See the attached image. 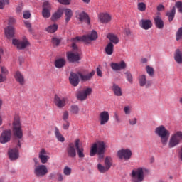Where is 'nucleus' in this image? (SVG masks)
I'll list each match as a JSON object with an SVG mask.
<instances>
[{
    "mask_svg": "<svg viewBox=\"0 0 182 182\" xmlns=\"http://www.w3.org/2000/svg\"><path fill=\"white\" fill-rule=\"evenodd\" d=\"M97 76H100V77H102V76H103L102 70H100L99 68H97Z\"/></svg>",
    "mask_w": 182,
    "mask_h": 182,
    "instance_id": "obj_60",
    "label": "nucleus"
},
{
    "mask_svg": "<svg viewBox=\"0 0 182 182\" xmlns=\"http://www.w3.org/2000/svg\"><path fill=\"white\" fill-rule=\"evenodd\" d=\"M11 137H12V132L11 129L4 130L0 136V143L5 144L8 141H11Z\"/></svg>",
    "mask_w": 182,
    "mask_h": 182,
    "instance_id": "obj_15",
    "label": "nucleus"
},
{
    "mask_svg": "<svg viewBox=\"0 0 182 182\" xmlns=\"http://www.w3.org/2000/svg\"><path fill=\"white\" fill-rule=\"evenodd\" d=\"M97 154H98V158L100 160H102V159H103V157H105V153Z\"/></svg>",
    "mask_w": 182,
    "mask_h": 182,
    "instance_id": "obj_63",
    "label": "nucleus"
},
{
    "mask_svg": "<svg viewBox=\"0 0 182 182\" xmlns=\"http://www.w3.org/2000/svg\"><path fill=\"white\" fill-rule=\"evenodd\" d=\"M146 72L151 77H153V76H154V69L152 67H150V65H147L146 67Z\"/></svg>",
    "mask_w": 182,
    "mask_h": 182,
    "instance_id": "obj_40",
    "label": "nucleus"
},
{
    "mask_svg": "<svg viewBox=\"0 0 182 182\" xmlns=\"http://www.w3.org/2000/svg\"><path fill=\"white\" fill-rule=\"evenodd\" d=\"M52 43L54 45V46H59V44L60 43V40L58 38H52Z\"/></svg>",
    "mask_w": 182,
    "mask_h": 182,
    "instance_id": "obj_48",
    "label": "nucleus"
},
{
    "mask_svg": "<svg viewBox=\"0 0 182 182\" xmlns=\"http://www.w3.org/2000/svg\"><path fill=\"white\" fill-rule=\"evenodd\" d=\"M126 78L129 82V83H133V76L132 75V73L130 72L127 71L125 73Z\"/></svg>",
    "mask_w": 182,
    "mask_h": 182,
    "instance_id": "obj_47",
    "label": "nucleus"
},
{
    "mask_svg": "<svg viewBox=\"0 0 182 182\" xmlns=\"http://www.w3.org/2000/svg\"><path fill=\"white\" fill-rule=\"evenodd\" d=\"M92 90L90 87L80 90L77 92L76 97L77 100L83 102V100H86V99H87V96H90V95H92Z\"/></svg>",
    "mask_w": 182,
    "mask_h": 182,
    "instance_id": "obj_11",
    "label": "nucleus"
},
{
    "mask_svg": "<svg viewBox=\"0 0 182 182\" xmlns=\"http://www.w3.org/2000/svg\"><path fill=\"white\" fill-rule=\"evenodd\" d=\"M63 174L67 176H70V174H72V168L69 166H65L63 168Z\"/></svg>",
    "mask_w": 182,
    "mask_h": 182,
    "instance_id": "obj_43",
    "label": "nucleus"
},
{
    "mask_svg": "<svg viewBox=\"0 0 182 182\" xmlns=\"http://www.w3.org/2000/svg\"><path fill=\"white\" fill-rule=\"evenodd\" d=\"M106 143L105 141H99L97 143H94L91 146L90 156L93 157L96 154H102V153H105L106 151Z\"/></svg>",
    "mask_w": 182,
    "mask_h": 182,
    "instance_id": "obj_5",
    "label": "nucleus"
},
{
    "mask_svg": "<svg viewBox=\"0 0 182 182\" xmlns=\"http://www.w3.org/2000/svg\"><path fill=\"white\" fill-rule=\"evenodd\" d=\"M22 9H23L22 6H17V8H16V11H17V12H21V11H22Z\"/></svg>",
    "mask_w": 182,
    "mask_h": 182,
    "instance_id": "obj_64",
    "label": "nucleus"
},
{
    "mask_svg": "<svg viewBox=\"0 0 182 182\" xmlns=\"http://www.w3.org/2000/svg\"><path fill=\"white\" fill-rule=\"evenodd\" d=\"M174 59L177 63H182V51L180 49H177L174 54Z\"/></svg>",
    "mask_w": 182,
    "mask_h": 182,
    "instance_id": "obj_34",
    "label": "nucleus"
},
{
    "mask_svg": "<svg viewBox=\"0 0 182 182\" xmlns=\"http://www.w3.org/2000/svg\"><path fill=\"white\" fill-rule=\"evenodd\" d=\"M112 92H114V95H115V96H122L123 95V92L122 91V88L117 85V84H113L112 87Z\"/></svg>",
    "mask_w": 182,
    "mask_h": 182,
    "instance_id": "obj_32",
    "label": "nucleus"
},
{
    "mask_svg": "<svg viewBox=\"0 0 182 182\" xmlns=\"http://www.w3.org/2000/svg\"><path fill=\"white\" fill-rule=\"evenodd\" d=\"M54 134L58 141H60L61 143H63V141H65V136L62 135L60 131H59V128L57 127H55Z\"/></svg>",
    "mask_w": 182,
    "mask_h": 182,
    "instance_id": "obj_33",
    "label": "nucleus"
},
{
    "mask_svg": "<svg viewBox=\"0 0 182 182\" xmlns=\"http://www.w3.org/2000/svg\"><path fill=\"white\" fill-rule=\"evenodd\" d=\"M80 143V140L79 139L75 140V149L77 150L78 157H80V159H83V157H85V154L83 153L85 149H83V146H79Z\"/></svg>",
    "mask_w": 182,
    "mask_h": 182,
    "instance_id": "obj_25",
    "label": "nucleus"
},
{
    "mask_svg": "<svg viewBox=\"0 0 182 182\" xmlns=\"http://www.w3.org/2000/svg\"><path fill=\"white\" fill-rule=\"evenodd\" d=\"M25 26L28 29L29 32H32V25L28 21L24 22Z\"/></svg>",
    "mask_w": 182,
    "mask_h": 182,
    "instance_id": "obj_54",
    "label": "nucleus"
},
{
    "mask_svg": "<svg viewBox=\"0 0 182 182\" xmlns=\"http://www.w3.org/2000/svg\"><path fill=\"white\" fill-rule=\"evenodd\" d=\"M175 6L178 9L180 14H182V2L181 1H177L175 4Z\"/></svg>",
    "mask_w": 182,
    "mask_h": 182,
    "instance_id": "obj_50",
    "label": "nucleus"
},
{
    "mask_svg": "<svg viewBox=\"0 0 182 182\" xmlns=\"http://www.w3.org/2000/svg\"><path fill=\"white\" fill-rule=\"evenodd\" d=\"M63 14V11L62 10H58L56 12H55L52 16H51V21H58L59 18L62 17V15Z\"/></svg>",
    "mask_w": 182,
    "mask_h": 182,
    "instance_id": "obj_37",
    "label": "nucleus"
},
{
    "mask_svg": "<svg viewBox=\"0 0 182 182\" xmlns=\"http://www.w3.org/2000/svg\"><path fill=\"white\" fill-rule=\"evenodd\" d=\"M9 157L10 160H16L19 157V151L17 148L9 151Z\"/></svg>",
    "mask_w": 182,
    "mask_h": 182,
    "instance_id": "obj_27",
    "label": "nucleus"
},
{
    "mask_svg": "<svg viewBox=\"0 0 182 182\" xmlns=\"http://www.w3.org/2000/svg\"><path fill=\"white\" fill-rule=\"evenodd\" d=\"M70 112L73 114H77V113H79V107L77 105H73L71 106Z\"/></svg>",
    "mask_w": 182,
    "mask_h": 182,
    "instance_id": "obj_45",
    "label": "nucleus"
},
{
    "mask_svg": "<svg viewBox=\"0 0 182 182\" xmlns=\"http://www.w3.org/2000/svg\"><path fill=\"white\" fill-rule=\"evenodd\" d=\"M65 65L66 60H65V58H58L54 61V66H55L57 69H62V68H65Z\"/></svg>",
    "mask_w": 182,
    "mask_h": 182,
    "instance_id": "obj_29",
    "label": "nucleus"
},
{
    "mask_svg": "<svg viewBox=\"0 0 182 182\" xmlns=\"http://www.w3.org/2000/svg\"><path fill=\"white\" fill-rule=\"evenodd\" d=\"M63 120H64V122L68 121V119H69V112L68 111H64L63 113Z\"/></svg>",
    "mask_w": 182,
    "mask_h": 182,
    "instance_id": "obj_51",
    "label": "nucleus"
},
{
    "mask_svg": "<svg viewBox=\"0 0 182 182\" xmlns=\"http://www.w3.org/2000/svg\"><path fill=\"white\" fill-rule=\"evenodd\" d=\"M5 80H6V77H5V75H2L1 74H0V83L5 82Z\"/></svg>",
    "mask_w": 182,
    "mask_h": 182,
    "instance_id": "obj_61",
    "label": "nucleus"
},
{
    "mask_svg": "<svg viewBox=\"0 0 182 182\" xmlns=\"http://www.w3.org/2000/svg\"><path fill=\"white\" fill-rule=\"evenodd\" d=\"M64 14L65 15V22H69V21L72 19V16L73 15L72 10L70 9H66L64 11Z\"/></svg>",
    "mask_w": 182,
    "mask_h": 182,
    "instance_id": "obj_38",
    "label": "nucleus"
},
{
    "mask_svg": "<svg viewBox=\"0 0 182 182\" xmlns=\"http://www.w3.org/2000/svg\"><path fill=\"white\" fill-rule=\"evenodd\" d=\"M97 169L100 171V173H107V171H109V168L107 166H105L103 165H102V164H97Z\"/></svg>",
    "mask_w": 182,
    "mask_h": 182,
    "instance_id": "obj_39",
    "label": "nucleus"
},
{
    "mask_svg": "<svg viewBox=\"0 0 182 182\" xmlns=\"http://www.w3.org/2000/svg\"><path fill=\"white\" fill-rule=\"evenodd\" d=\"M67 153L68 157H71L72 159H74V157H76V145L73 143H70L68 144V146L67 147Z\"/></svg>",
    "mask_w": 182,
    "mask_h": 182,
    "instance_id": "obj_22",
    "label": "nucleus"
},
{
    "mask_svg": "<svg viewBox=\"0 0 182 182\" xmlns=\"http://www.w3.org/2000/svg\"><path fill=\"white\" fill-rule=\"evenodd\" d=\"M138 11L140 12H144L146 11V4L140 2L137 4Z\"/></svg>",
    "mask_w": 182,
    "mask_h": 182,
    "instance_id": "obj_44",
    "label": "nucleus"
},
{
    "mask_svg": "<svg viewBox=\"0 0 182 182\" xmlns=\"http://www.w3.org/2000/svg\"><path fill=\"white\" fill-rule=\"evenodd\" d=\"M1 73L6 75L8 73V70L5 67H1Z\"/></svg>",
    "mask_w": 182,
    "mask_h": 182,
    "instance_id": "obj_62",
    "label": "nucleus"
},
{
    "mask_svg": "<svg viewBox=\"0 0 182 182\" xmlns=\"http://www.w3.org/2000/svg\"><path fill=\"white\" fill-rule=\"evenodd\" d=\"M98 120L101 126H105V124H107V123H109V120H110V115H109V112H101L98 116Z\"/></svg>",
    "mask_w": 182,
    "mask_h": 182,
    "instance_id": "obj_14",
    "label": "nucleus"
},
{
    "mask_svg": "<svg viewBox=\"0 0 182 182\" xmlns=\"http://www.w3.org/2000/svg\"><path fill=\"white\" fill-rule=\"evenodd\" d=\"M107 38L109 41V43H112V45H117L119 43V37L113 33H108Z\"/></svg>",
    "mask_w": 182,
    "mask_h": 182,
    "instance_id": "obj_31",
    "label": "nucleus"
},
{
    "mask_svg": "<svg viewBox=\"0 0 182 182\" xmlns=\"http://www.w3.org/2000/svg\"><path fill=\"white\" fill-rule=\"evenodd\" d=\"M70 1L71 0H58V2L61 4V5H70Z\"/></svg>",
    "mask_w": 182,
    "mask_h": 182,
    "instance_id": "obj_52",
    "label": "nucleus"
},
{
    "mask_svg": "<svg viewBox=\"0 0 182 182\" xmlns=\"http://www.w3.org/2000/svg\"><path fill=\"white\" fill-rule=\"evenodd\" d=\"M132 182H142L144 180V168H138L132 171L130 174Z\"/></svg>",
    "mask_w": 182,
    "mask_h": 182,
    "instance_id": "obj_6",
    "label": "nucleus"
},
{
    "mask_svg": "<svg viewBox=\"0 0 182 182\" xmlns=\"http://www.w3.org/2000/svg\"><path fill=\"white\" fill-rule=\"evenodd\" d=\"M71 41L73 42V51L67 53V59L70 63H79L82 60V52L77 46H76V42H77V41H73V38H72Z\"/></svg>",
    "mask_w": 182,
    "mask_h": 182,
    "instance_id": "obj_2",
    "label": "nucleus"
},
{
    "mask_svg": "<svg viewBox=\"0 0 182 182\" xmlns=\"http://www.w3.org/2000/svg\"><path fill=\"white\" fill-rule=\"evenodd\" d=\"M57 179H58V181L62 182V181H63V180H65V176H63V174H62L60 173H57Z\"/></svg>",
    "mask_w": 182,
    "mask_h": 182,
    "instance_id": "obj_53",
    "label": "nucleus"
},
{
    "mask_svg": "<svg viewBox=\"0 0 182 182\" xmlns=\"http://www.w3.org/2000/svg\"><path fill=\"white\" fill-rule=\"evenodd\" d=\"M105 165L110 170V167H112V157L107 156L105 158Z\"/></svg>",
    "mask_w": 182,
    "mask_h": 182,
    "instance_id": "obj_41",
    "label": "nucleus"
},
{
    "mask_svg": "<svg viewBox=\"0 0 182 182\" xmlns=\"http://www.w3.org/2000/svg\"><path fill=\"white\" fill-rule=\"evenodd\" d=\"M12 45H14V46H16L17 49L22 50L23 49H26V48H28V46H29V41H28L26 38H23V40L13 38Z\"/></svg>",
    "mask_w": 182,
    "mask_h": 182,
    "instance_id": "obj_9",
    "label": "nucleus"
},
{
    "mask_svg": "<svg viewBox=\"0 0 182 182\" xmlns=\"http://www.w3.org/2000/svg\"><path fill=\"white\" fill-rule=\"evenodd\" d=\"M69 127H70V122L69 121H65L63 124V129L64 130H69Z\"/></svg>",
    "mask_w": 182,
    "mask_h": 182,
    "instance_id": "obj_49",
    "label": "nucleus"
},
{
    "mask_svg": "<svg viewBox=\"0 0 182 182\" xmlns=\"http://www.w3.org/2000/svg\"><path fill=\"white\" fill-rule=\"evenodd\" d=\"M14 79L17 83L20 84L21 86H24L26 81L25 80V75L21 73V71H16L14 74Z\"/></svg>",
    "mask_w": 182,
    "mask_h": 182,
    "instance_id": "obj_21",
    "label": "nucleus"
},
{
    "mask_svg": "<svg viewBox=\"0 0 182 182\" xmlns=\"http://www.w3.org/2000/svg\"><path fill=\"white\" fill-rule=\"evenodd\" d=\"M58 24H52L46 28V32L48 33H55L58 31Z\"/></svg>",
    "mask_w": 182,
    "mask_h": 182,
    "instance_id": "obj_36",
    "label": "nucleus"
},
{
    "mask_svg": "<svg viewBox=\"0 0 182 182\" xmlns=\"http://www.w3.org/2000/svg\"><path fill=\"white\" fill-rule=\"evenodd\" d=\"M38 159H40L42 164H46L48 163V160H49V156L46 155V150L44 149H41L39 153Z\"/></svg>",
    "mask_w": 182,
    "mask_h": 182,
    "instance_id": "obj_26",
    "label": "nucleus"
},
{
    "mask_svg": "<svg viewBox=\"0 0 182 182\" xmlns=\"http://www.w3.org/2000/svg\"><path fill=\"white\" fill-rule=\"evenodd\" d=\"M166 16H168L169 22L173 21L174 16H176V6H173L171 11L166 13Z\"/></svg>",
    "mask_w": 182,
    "mask_h": 182,
    "instance_id": "obj_35",
    "label": "nucleus"
},
{
    "mask_svg": "<svg viewBox=\"0 0 182 182\" xmlns=\"http://www.w3.org/2000/svg\"><path fill=\"white\" fill-rule=\"evenodd\" d=\"M48 168L43 164L36 166L34 168L36 177H45L48 174Z\"/></svg>",
    "mask_w": 182,
    "mask_h": 182,
    "instance_id": "obj_10",
    "label": "nucleus"
},
{
    "mask_svg": "<svg viewBox=\"0 0 182 182\" xmlns=\"http://www.w3.org/2000/svg\"><path fill=\"white\" fill-rule=\"evenodd\" d=\"M164 9H166V8L164 7V5L163 4L158 5L157 11H159V12H161V11H164Z\"/></svg>",
    "mask_w": 182,
    "mask_h": 182,
    "instance_id": "obj_59",
    "label": "nucleus"
},
{
    "mask_svg": "<svg viewBox=\"0 0 182 182\" xmlns=\"http://www.w3.org/2000/svg\"><path fill=\"white\" fill-rule=\"evenodd\" d=\"M110 66H111V69H112V70L117 72L119 70H123L126 68H127V64H126V62L122 60L119 63H111Z\"/></svg>",
    "mask_w": 182,
    "mask_h": 182,
    "instance_id": "obj_18",
    "label": "nucleus"
},
{
    "mask_svg": "<svg viewBox=\"0 0 182 182\" xmlns=\"http://www.w3.org/2000/svg\"><path fill=\"white\" fill-rule=\"evenodd\" d=\"M95 71H92L87 75H82L80 71H78L77 73L71 72L69 77L70 83L72 85V86L76 87V86L79 85L80 80L82 82H88L89 80H92V77L95 76Z\"/></svg>",
    "mask_w": 182,
    "mask_h": 182,
    "instance_id": "obj_1",
    "label": "nucleus"
},
{
    "mask_svg": "<svg viewBox=\"0 0 182 182\" xmlns=\"http://www.w3.org/2000/svg\"><path fill=\"white\" fill-rule=\"evenodd\" d=\"M68 98L66 97H60L59 95H55L54 97V103L58 109H63L66 106V101Z\"/></svg>",
    "mask_w": 182,
    "mask_h": 182,
    "instance_id": "obj_17",
    "label": "nucleus"
},
{
    "mask_svg": "<svg viewBox=\"0 0 182 182\" xmlns=\"http://www.w3.org/2000/svg\"><path fill=\"white\" fill-rule=\"evenodd\" d=\"M129 124H131V126H134V124H137V118H134L132 119H129Z\"/></svg>",
    "mask_w": 182,
    "mask_h": 182,
    "instance_id": "obj_56",
    "label": "nucleus"
},
{
    "mask_svg": "<svg viewBox=\"0 0 182 182\" xmlns=\"http://www.w3.org/2000/svg\"><path fill=\"white\" fill-rule=\"evenodd\" d=\"M6 5H9V0H0V9H4Z\"/></svg>",
    "mask_w": 182,
    "mask_h": 182,
    "instance_id": "obj_46",
    "label": "nucleus"
},
{
    "mask_svg": "<svg viewBox=\"0 0 182 182\" xmlns=\"http://www.w3.org/2000/svg\"><path fill=\"white\" fill-rule=\"evenodd\" d=\"M96 39H97V32L92 30L90 34L82 36V37L77 36L73 38V41L89 43L90 42H92V41H96Z\"/></svg>",
    "mask_w": 182,
    "mask_h": 182,
    "instance_id": "obj_8",
    "label": "nucleus"
},
{
    "mask_svg": "<svg viewBox=\"0 0 182 182\" xmlns=\"http://www.w3.org/2000/svg\"><path fill=\"white\" fill-rule=\"evenodd\" d=\"M75 17L80 22H85L87 25H90V18H89V15L86 12L76 11Z\"/></svg>",
    "mask_w": 182,
    "mask_h": 182,
    "instance_id": "obj_12",
    "label": "nucleus"
},
{
    "mask_svg": "<svg viewBox=\"0 0 182 182\" xmlns=\"http://www.w3.org/2000/svg\"><path fill=\"white\" fill-rule=\"evenodd\" d=\"M98 19L101 23H109L112 21V16L107 13H101L98 15Z\"/></svg>",
    "mask_w": 182,
    "mask_h": 182,
    "instance_id": "obj_23",
    "label": "nucleus"
},
{
    "mask_svg": "<svg viewBox=\"0 0 182 182\" xmlns=\"http://www.w3.org/2000/svg\"><path fill=\"white\" fill-rule=\"evenodd\" d=\"M139 84L141 87H146L149 89L151 86V82L150 80H147V78L145 75H141L138 78Z\"/></svg>",
    "mask_w": 182,
    "mask_h": 182,
    "instance_id": "obj_19",
    "label": "nucleus"
},
{
    "mask_svg": "<svg viewBox=\"0 0 182 182\" xmlns=\"http://www.w3.org/2000/svg\"><path fill=\"white\" fill-rule=\"evenodd\" d=\"M155 134L161 139V143L163 146H167L170 137V131L166 129V127L161 125L155 129Z\"/></svg>",
    "mask_w": 182,
    "mask_h": 182,
    "instance_id": "obj_3",
    "label": "nucleus"
},
{
    "mask_svg": "<svg viewBox=\"0 0 182 182\" xmlns=\"http://www.w3.org/2000/svg\"><path fill=\"white\" fill-rule=\"evenodd\" d=\"M15 22H16L15 18L10 17L9 18V26H11V25H14V23H15Z\"/></svg>",
    "mask_w": 182,
    "mask_h": 182,
    "instance_id": "obj_57",
    "label": "nucleus"
},
{
    "mask_svg": "<svg viewBox=\"0 0 182 182\" xmlns=\"http://www.w3.org/2000/svg\"><path fill=\"white\" fill-rule=\"evenodd\" d=\"M154 25H155L156 28H157V29H163V28H164V21L161 18V16H160L159 15L155 16L154 17Z\"/></svg>",
    "mask_w": 182,
    "mask_h": 182,
    "instance_id": "obj_24",
    "label": "nucleus"
},
{
    "mask_svg": "<svg viewBox=\"0 0 182 182\" xmlns=\"http://www.w3.org/2000/svg\"><path fill=\"white\" fill-rule=\"evenodd\" d=\"M5 35L7 39H11L15 36V28L12 26H9L5 28Z\"/></svg>",
    "mask_w": 182,
    "mask_h": 182,
    "instance_id": "obj_28",
    "label": "nucleus"
},
{
    "mask_svg": "<svg viewBox=\"0 0 182 182\" xmlns=\"http://www.w3.org/2000/svg\"><path fill=\"white\" fill-rule=\"evenodd\" d=\"M24 19H29V18H31V12L26 11L23 12V15Z\"/></svg>",
    "mask_w": 182,
    "mask_h": 182,
    "instance_id": "obj_55",
    "label": "nucleus"
},
{
    "mask_svg": "<svg viewBox=\"0 0 182 182\" xmlns=\"http://www.w3.org/2000/svg\"><path fill=\"white\" fill-rule=\"evenodd\" d=\"M52 10V5L48 1H45L43 4L42 16L46 19L50 18V11Z\"/></svg>",
    "mask_w": 182,
    "mask_h": 182,
    "instance_id": "obj_16",
    "label": "nucleus"
},
{
    "mask_svg": "<svg viewBox=\"0 0 182 182\" xmlns=\"http://www.w3.org/2000/svg\"><path fill=\"white\" fill-rule=\"evenodd\" d=\"M132 154H133L130 149H121L117 152V156L120 160H130Z\"/></svg>",
    "mask_w": 182,
    "mask_h": 182,
    "instance_id": "obj_13",
    "label": "nucleus"
},
{
    "mask_svg": "<svg viewBox=\"0 0 182 182\" xmlns=\"http://www.w3.org/2000/svg\"><path fill=\"white\" fill-rule=\"evenodd\" d=\"M124 112L125 114H130V107L129 106L124 107Z\"/></svg>",
    "mask_w": 182,
    "mask_h": 182,
    "instance_id": "obj_58",
    "label": "nucleus"
},
{
    "mask_svg": "<svg viewBox=\"0 0 182 182\" xmlns=\"http://www.w3.org/2000/svg\"><path fill=\"white\" fill-rule=\"evenodd\" d=\"M181 140H182V132L181 131L176 132L173 134L171 135L169 139V142H168L169 149H173L176 147V146H178Z\"/></svg>",
    "mask_w": 182,
    "mask_h": 182,
    "instance_id": "obj_7",
    "label": "nucleus"
},
{
    "mask_svg": "<svg viewBox=\"0 0 182 182\" xmlns=\"http://www.w3.org/2000/svg\"><path fill=\"white\" fill-rule=\"evenodd\" d=\"M13 134L17 139H22L23 137V130H22V123H21V118L16 115L12 123Z\"/></svg>",
    "mask_w": 182,
    "mask_h": 182,
    "instance_id": "obj_4",
    "label": "nucleus"
},
{
    "mask_svg": "<svg viewBox=\"0 0 182 182\" xmlns=\"http://www.w3.org/2000/svg\"><path fill=\"white\" fill-rule=\"evenodd\" d=\"M105 52L106 55L112 56L113 52H114V45L112 43H108L105 48Z\"/></svg>",
    "mask_w": 182,
    "mask_h": 182,
    "instance_id": "obj_30",
    "label": "nucleus"
},
{
    "mask_svg": "<svg viewBox=\"0 0 182 182\" xmlns=\"http://www.w3.org/2000/svg\"><path fill=\"white\" fill-rule=\"evenodd\" d=\"M182 39V27L179 28L176 33V40L178 42V41H181Z\"/></svg>",
    "mask_w": 182,
    "mask_h": 182,
    "instance_id": "obj_42",
    "label": "nucleus"
},
{
    "mask_svg": "<svg viewBox=\"0 0 182 182\" xmlns=\"http://www.w3.org/2000/svg\"><path fill=\"white\" fill-rule=\"evenodd\" d=\"M139 26L144 31H149V29H151L153 23L150 19H141L139 22Z\"/></svg>",
    "mask_w": 182,
    "mask_h": 182,
    "instance_id": "obj_20",
    "label": "nucleus"
}]
</instances>
